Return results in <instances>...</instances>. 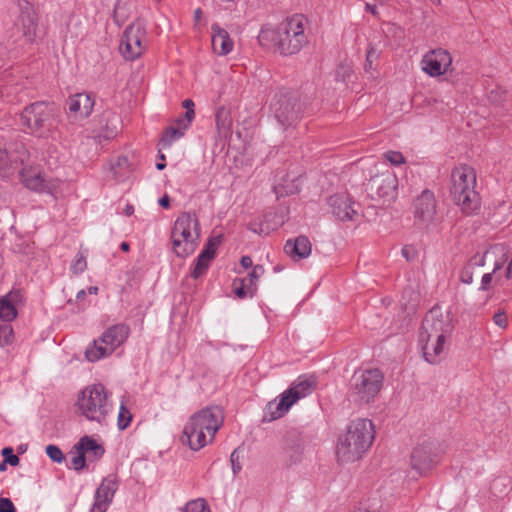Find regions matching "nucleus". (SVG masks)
<instances>
[{"label":"nucleus","mask_w":512,"mask_h":512,"mask_svg":"<svg viewBox=\"0 0 512 512\" xmlns=\"http://www.w3.org/2000/svg\"><path fill=\"white\" fill-rule=\"evenodd\" d=\"M376 437L372 420L355 418L338 434L334 454L338 463L352 464L363 459L370 451Z\"/></svg>","instance_id":"f257e3e1"},{"label":"nucleus","mask_w":512,"mask_h":512,"mask_svg":"<svg viewBox=\"0 0 512 512\" xmlns=\"http://www.w3.org/2000/svg\"><path fill=\"white\" fill-rule=\"evenodd\" d=\"M307 23L304 15L295 14L276 27L265 26L259 33V43L281 55L297 54L309 42Z\"/></svg>","instance_id":"f03ea898"},{"label":"nucleus","mask_w":512,"mask_h":512,"mask_svg":"<svg viewBox=\"0 0 512 512\" xmlns=\"http://www.w3.org/2000/svg\"><path fill=\"white\" fill-rule=\"evenodd\" d=\"M223 422L224 413L219 406L203 408L187 419L180 440L192 451H199L213 442Z\"/></svg>","instance_id":"7ed1b4c3"},{"label":"nucleus","mask_w":512,"mask_h":512,"mask_svg":"<svg viewBox=\"0 0 512 512\" xmlns=\"http://www.w3.org/2000/svg\"><path fill=\"white\" fill-rule=\"evenodd\" d=\"M451 332L450 320L439 308H433L426 314L422 322L419 342L427 362L437 363L440 360Z\"/></svg>","instance_id":"20e7f679"},{"label":"nucleus","mask_w":512,"mask_h":512,"mask_svg":"<svg viewBox=\"0 0 512 512\" xmlns=\"http://www.w3.org/2000/svg\"><path fill=\"white\" fill-rule=\"evenodd\" d=\"M476 185L477 177L472 167L461 165L453 169L450 192L455 204L467 216L476 214L481 207Z\"/></svg>","instance_id":"39448f33"},{"label":"nucleus","mask_w":512,"mask_h":512,"mask_svg":"<svg viewBox=\"0 0 512 512\" xmlns=\"http://www.w3.org/2000/svg\"><path fill=\"white\" fill-rule=\"evenodd\" d=\"M75 406L86 420L103 424L113 410L111 393L101 383L87 385L78 393Z\"/></svg>","instance_id":"423d86ee"},{"label":"nucleus","mask_w":512,"mask_h":512,"mask_svg":"<svg viewBox=\"0 0 512 512\" xmlns=\"http://www.w3.org/2000/svg\"><path fill=\"white\" fill-rule=\"evenodd\" d=\"M172 251L177 257L185 258L195 252L200 241V224L191 213L180 214L171 229Z\"/></svg>","instance_id":"0eeeda50"},{"label":"nucleus","mask_w":512,"mask_h":512,"mask_svg":"<svg viewBox=\"0 0 512 512\" xmlns=\"http://www.w3.org/2000/svg\"><path fill=\"white\" fill-rule=\"evenodd\" d=\"M315 386L313 377H298L290 388L268 403L266 408L268 420L272 421L283 417L296 402L311 394Z\"/></svg>","instance_id":"6e6552de"},{"label":"nucleus","mask_w":512,"mask_h":512,"mask_svg":"<svg viewBox=\"0 0 512 512\" xmlns=\"http://www.w3.org/2000/svg\"><path fill=\"white\" fill-rule=\"evenodd\" d=\"M129 335L130 329L125 324L110 326L87 346L85 350L86 359L89 362H97L111 356L126 342Z\"/></svg>","instance_id":"1a4fd4ad"},{"label":"nucleus","mask_w":512,"mask_h":512,"mask_svg":"<svg viewBox=\"0 0 512 512\" xmlns=\"http://www.w3.org/2000/svg\"><path fill=\"white\" fill-rule=\"evenodd\" d=\"M383 375L378 369L360 370L351 380L350 398L358 404H369L379 394Z\"/></svg>","instance_id":"9d476101"},{"label":"nucleus","mask_w":512,"mask_h":512,"mask_svg":"<svg viewBox=\"0 0 512 512\" xmlns=\"http://www.w3.org/2000/svg\"><path fill=\"white\" fill-rule=\"evenodd\" d=\"M20 178L24 186L32 191L47 193L55 198L63 194L64 182L59 178L46 176L38 166L23 168L20 172Z\"/></svg>","instance_id":"9b49d317"},{"label":"nucleus","mask_w":512,"mask_h":512,"mask_svg":"<svg viewBox=\"0 0 512 512\" xmlns=\"http://www.w3.org/2000/svg\"><path fill=\"white\" fill-rule=\"evenodd\" d=\"M54 108L45 102H35L21 113V124L25 129L38 136H43L51 126Z\"/></svg>","instance_id":"f8f14e48"},{"label":"nucleus","mask_w":512,"mask_h":512,"mask_svg":"<svg viewBox=\"0 0 512 512\" xmlns=\"http://www.w3.org/2000/svg\"><path fill=\"white\" fill-rule=\"evenodd\" d=\"M147 47V33L143 23L137 21L130 24L124 31L120 43V51L125 59L135 60Z\"/></svg>","instance_id":"ddd939ff"},{"label":"nucleus","mask_w":512,"mask_h":512,"mask_svg":"<svg viewBox=\"0 0 512 512\" xmlns=\"http://www.w3.org/2000/svg\"><path fill=\"white\" fill-rule=\"evenodd\" d=\"M420 68L423 73L433 78L452 73L453 56L450 51L441 47L431 49L422 56Z\"/></svg>","instance_id":"4468645a"},{"label":"nucleus","mask_w":512,"mask_h":512,"mask_svg":"<svg viewBox=\"0 0 512 512\" xmlns=\"http://www.w3.org/2000/svg\"><path fill=\"white\" fill-rule=\"evenodd\" d=\"M120 124L121 119L116 112L105 110L94 120L91 134L96 139H112L117 135Z\"/></svg>","instance_id":"2eb2a0df"},{"label":"nucleus","mask_w":512,"mask_h":512,"mask_svg":"<svg viewBox=\"0 0 512 512\" xmlns=\"http://www.w3.org/2000/svg\"><path fill=\"white\" fill-rule=\"evenodd\" d=\"M509 246L506 243H494L487 246L484 252H477L472 256V263L483 267L487 263L493 264L494 271H499L507 260Z\"/></svg>","instance_id":"dca6fc26"},{"label":"nucleus","mask_w":512,"mask_h":512,"mask_svg":"<svg viewBox=\"0 0 512 512\" xmlns=\"http://www.w3.org/2000/svg\"><path fill=\"white\" fill-rule=\"evenodd\" d=\"M411 467L419 474L430 471L437 463V455L430 443L416 445L411 453Z\"/></svg>","instance_id":"f3484780"},{"label":"nucleus","mask_w":512,"mask_h":512,"mask_svg":"<svg viewBox=\"0 0 512 512\" xmlns=\"http://www.w3.org/2000/svg\"><path fill=\"white\" fill-rule=\"evenodd\" d=\"M305 453V442L297 431L287 432L282 442V455L289 464L300 462Z\"/></svg>","instance_id":"a211bd4d"},{"label":"nucleus","mask_w":512,"mask_h":512,"mask_svg":"<svg viewBox=\"0 0 512 512\" xmlns=\"http://www.w3.org/2000/svg\"><path fill=\"white\" fill-rule=\"evenodd\" d=\"M332 213L340 220H355L358 217L356 204L346 193H339L329 198Z\"/></svg>","instance_id":"6ab92c4d"},{"label":"nucleus","mask_w":512,"mask_h":512,"mask_svg":"<svg viewBox=\"0 0 512 512\" xmlns=\"http://www.w3.org/2000/svg\"><path fill=\"white\" fill-rule=\"evenodd\" d=\"M436 214V202L433 193L423 191L414 202L415 218L424 225L430 224Z\"/></svg>","instance_id":"aec40b11"},{"label":"nucleus","mask_w":512,"mask_h":512,"mask_svg":"<svg viewBox=\"0 0 512 512\" xmlns=\"http://www.w3.org/2000/svg\"><path fill=\"white\" fill-rule=\"evenodd\" d=\"M371 189L375 191L378 198L393 199L396 195L398 180L395 174L386 171L371 179Z\"/></svg>","instance_id":"412c9836"},{"label":"nucleus","mask_w":512,"mask_h":512,"mask_svg":"<svg viewBox=\"0 0 512 512\" xmlns=\"http://www.w3.org/2000/svg\"><path fill=\"white\" fill-rule=\"evenodd\" d=\"M296 101L289 94L276 95L271 102V109L275 113L276 118L285 124L289 122L296 114Z\"/></svg>","instance_id":"4be33fe9"},{"label":"nucleus","mask_w":512,"mask_h":512,"mask_svg":"<svg viewBox=\"0 0 512 512\" xmlns=\"http://www.w3.org/2000/svg\"><path fill=\"white\" fill-rule=\"evenodd\" d=\"M117 484L112 478H105L95 493V501L90 512H105L112 502Z\"/></svg>","instance_id":"5701e85b"},{"label":"nucleus","mask_w":512,"mask_h":512,"mask_svg":"<svg viewBox=\"0 0 512 512\" xmlns=\"http://www.w3.org/2000/svg\"><path fill=\"white\" fill-rule=\"evenodd\" d=\"M211 46L218 56H226L234 49V40L230 34L218 24L211 26Z\"/></svg>","instance_id":"b1692460"},{"label":"nucleus","mask_w":512,"mask_h":512,"mask_svg":"<svg viewBox=\"0 0 512 512\" xmlns=\"http://www.w3.org/2000/svg\"><path fill=\"white\" fill-rule=\"evenodd\" d=\"M74 451L80 452L88 460L94 461L100 459L103 456L105 449L98 439L85 435L81 437L79 441L73 446L70 454H73Z\"/></svg>","instance_id":"393cba45"},{"label":"nucleus","mask_w":512,"mask_h":512,"mask_svg":"<svg viewBox=\"0 0 512 512\" xmlns=\"http://www.w3.org/2000/svg\"><path fill=\"white\" fill-rule=\"evenodd\" d=\"M219 245V240L216 238H211L204 249L198 255L196 259V263L194 269L191 272V276L195 279L204 275L216 255V250Z\"/></svg>","instance_id":"a878e982"},{"label":"nucleus","mask_w":512,"mask_h":512,"mask_svg":"<svg viewBox=\"0 0 512 512\" xmlns=\"http://www.w3.org/2000/svg\"><path fill=\"white\" fill-rule=\"evenodd\" d=\"M219 245V240L216 238H211L204 249L198 255L196 259V263L194 269L191 272V276L195 279L204 275L216 255V250Z\"/></svg>","instance_id":"bb28decb"},{"label":"nucleus","mask_w":512,"mask_h":512,"mask_svg":"<svg viewBox=\"0 0 512 512\" xmlns=\"http://www.w3.org/2000/svg\"><path fill=\"white\" fill-rule=\"evenodd\" d=\"M69 113L75 119H84L88 117L94 107V100L90 95L79 93L69 98L68 102Z\"/></svg>","instance_id":"cd10ccee"},{"label":"nucleus","mask_w":512,"mask_h":512,"mask_svg":"<svg viewBox=\"0 0 512 512\" xmlns=\"http://www.w3.org/2000/svg\"><path fill=\"white\" fill-rule=\"evenodd\" d=\"M311 251V243L305 236H299L294 240L289 239L284 245V252L295 261L307 258Z\"/></svg>","instance_id":"c85d7f7f"},{"label":"nucleus","mask_w":512,"mask_h":512,"mask_svg":"<svg viewBox=\"0 0 512 512\" xmlns=\"http://www.w3.org/2000/svg\"><path fill=\"white\" fill-rule=\"evenodd\" d=\"M189 125H190V123L185 121L184 118H179L176 121L175 125L168 127L165 130L163 137L161 138L160 144H161L162 148H167V147L171 146L174 141L183 137V135H184L185 131L187 130V128L189 127Z\"/></svg>","instance_id":"c756f323"},{"label":"nucleus","mask_w":512,"mask_h":512,"mask_svg":"<svg viewBox=\"0 0 512 512\" xmlns=\"http://www.w3.org/2000/svg\"><path fill=\"white\" fill-rule=\"evenodd\" d=\"M18 299L19 295L17 293H9L0 298V318L3 321H11L16 317L15 304Z\"/></svg>","instance_id":"7c9ffc66"},{"label":"nucleus","mask_w":512,"mask_h":512,"mask_svg":"<svg viewBox=\"0 0 512 512\" xmlns=\"http://www.w3.org/2000/svg\"><path fill=\"white\" fill-rule=\"evenodd\" d=\"M216 129L220 138H226L231 133L232 117L225 107H220L216 112Z\"/></svg>","instance_id":"2f4dec72"},{"label":"nucleus","mask_w":512,"mask_h":512,"mask_svg":"<svg viewBox=\"0 0 512 512\" xmlns=\"http://www.w3.org/2000/svg\"><path fill=\"white\" fill-rule=\"evenodd\" d=\"M232 290L234 294L240 299L252 297L255 293L253 287L250 284H245V281H240L238 278L233 280Z\"/></svg>","instance_id":"473e14b6"},{"label":"nucleus","mask_w":512,"mask_h":512,"mask_svg":"<svg viewBox=\"0 0 512 512\" xmlns=\"http://www.w3.org/2000/svg\"><path fill=\"white\" fill-rule=\"evenodd\" d=\"M182 512H212L204 498H197L187 502L181 509Z\"/></svg>","instance_id":"72a5a7b5"},{"label":"nucleus","mask_w":512,"mask_h":512,"mask_svg":"<svg viewBox=\"0 0 512 512\" xmlns=\"http://www.w3.org/2000/svg\"><path fill=\"white\" fill-rule=\"evenodd\" d=\"M497 272L498 271H494V269H492L491 272L483 274L479 290L490 291L493 288V286L497 285L501 280V276L497 275Z\"/></svg>","instance_id":"f704fd0d"},{"label":"nucleus","mask_w":512,"mask_h":512,"mask_svg":"<svg viewBox=\"0 0 512 512\" xmlns=\"http://www.w3.org/2000/svg\"><path fill=\"white\" fill-rule=\"evenodd\" d=\"M129 5L126 1L118 0L114 8V20L117 24H122L128 18Z\"/></svg>","instance_id":"c9c22d12"},{"label":"nucleus","mask_w":512,"mask_h":512,"mask_svg":"<svg viewBox=\"0 0 512 512\" xmlns=\"http://www.w3.org/2000/svg\"><path fill=\"white\" fill-rule=\"evenodd\" d=\"M131 420H132L131 412L127 409V407L122 402L119 407L118 417H117V424H118L119 429H121V430L126 429L130 425Z\"/></svg>","instance_id":"e433bc0d"},{"label":"nucleus","mask_w":512,"mask_h":512,"mask_svg":"<svg viewBox=\"0 0 512 512\" xmlns=\"http://www.w3.org/2000/svg\"><path fill=\"white\" fill-rule=\"evenodd\" d=\"M87 268L86 254L79 251L71 263V271L74 274H80Z\"/></svg>","instance_id":"4c0bfd02"},{"label":"nucleus","mask_w":512,"mask_h":512,"mask_svg":"<svg viewBox=\"0 0 512 512\" xmlns=\"http://www.w3.org/2000/svg\"><path fill=\"white\" fill-rule=\"evenodd\" d=\"M478 267V264L472 263V257L468 263L464 266L460 274V280L464 284H471L474 279V268Z\"/></svg>","instance_id":"58836bf2"},{"label":"nucleus","mask_w":512,"mask_h":512,"mask_svg":"<svg viewBox=\"0 0 512 512\" xmlns=\"http://www.w3.org/2000/svg\"><path fill=\"white\" fill-rule=\"evenodd\" d=\"M383 158L390 164L399 166L405 163V157L399 151L389 150L383 153Z\"/></svg>","instance_id":"ea45409f"},{"label":"nucleus","mask_w":512,"mask_h":512,"mask_svg":"<svg viewBox=\"0 0 512 512\" xmlns=\"http://www.w3.org/2000/svg\"><path fill=\"white\" fill-rule=\"evenodd\" d=\"M264 268L261 265H256L252 268V271L247 275L249 284L253 287L254 291H256L257 288V281L262 277L264 274Z\"/></svg>","instance_id":"a19ab883"},{"label":"nucleus","mask_w":512,"mask_h":512,"mask_svg":"<svg viewBox=\"0 0 512 512\" xmlns=\"http://www.w3.org/2000/svg\"><path fill=\"white\" fill-rule=\"evenodd\" d=\"M71 466L73 469L79 471L83 469L86 465V457L80 452H75L71 454Z\"/></svg>","instance_id":"79ce46f5"},{"label":"nucleus","mask_w":512,"mask_h":512,"mask_svg":"<svg viewBox=\"0 0 512 512\" xmlns=\"http://www.w3.org/2000/svg\"><path fill=\"white\" fill-rule=\"evenodd\" d=\"M46 453L54 462L61 463L64 459L62 451L55 445H48L46 447Z\"/></svg>","instance_id":"37998d69"},{"label":"nucleus","mask_w":512,"mask_h":512,"mask_svg":"<svg viewBox=\"0 0 512 512\" xmlns=\"http://www.w3.org/2000/svg\"><path fill=\"white\" fill-rule=\"evenodd\" d=\"M493 322L496 326L501 329H506L508 327V316L504 310H499L493 315Z\"/></svg>","instance_id":"c03bdc74"},{"label":"nucleus","mask_w":512,"mask_h":512,"mask_svg":"<svg viewBox=\"0 0 512 512\" xmlns=\"http://www.w3.org/2000/svg\"><path fill=\"white\" fill-rule=\"evenodd\" d=\"M2 455L5 458V462H8L11 466H17L19 464V457L13 454V449L11 447L3 448Z\"/></svg>","instance_id":"a18cd8bd"},{"label":"nucleus","mask_w":512,"mask_h":512,"mask_svg":"<svg viewBox=\"0 0 512 512\" xmlns=\"http://www.w3.org/2000/svg\"><path fill=\"white\" fill-rule=\"evenodd\" d=\"M183 107L186 109V113H185V121H187L188 123H191L192 120L194 119L195 117V112H194V102L190 99H186L183 101Z\"/></svg>","instance_id":"49530a36"},{"label":"nucleus","mask_w":512,"mask_h":512,"mask_svg":"<svg viewBox=\"0 0 512 512\" xmlns=\"http://www.w3.org/2000/svg\"><path fill=\"white\" fill-rule=\"evenodd\" d=\"M12 329L10 326H0V345L7 344L10 341Z\"/></svg>","instance_id":"de8ad7c7"},{"label":"nucleus","mask_w":512,"mask_h":512,"mask_svg":"<svg viewBox=\"0 0 512 512\" xmlns=\"http://www.w3.org/2000/svg\"><path fill=\"white\" fill-rule=\"evenodd\" d=\"M128 167V159L125 156H120L116 159L115 163L112 165V169L114 171V174L117 176L120 172L118 169H122Z\"/></svg>","instance_id":"09e8293b"},{"label":"nucleus","mask_w":512,"mask_h":512,"mask_svg":"<svg viewBox=\"0 0 512 512\" xmlns=\"http://www.w3.org/2000/svg\"><path fill=\"white\" fill-rule=\"evenodd\" d=\"M0 512H16L15 506L9 498H0Z\"/></svg>","instance_id":"8fccbe9b"},{"label":"nucleus","mask_w":512,"mask_h":512,"mask_svg":"<svg viewBox=\"0 0 512 512\" xmlns=\"http://www.w3.org/2000/svg\"><path fill=\"white\" fill-rule=\"evenodd\" d=\"M378 57H379L378 51L375 49L374 46L369 45L368 50H367V55H366V62L373 64V62L376 59H378Z\"/></svg>","instance_id":"3c124183"},{"label":"nucleus","mask_w":512,"mask_h":512,"mask_svg":"<svg viewBox=\"0 0 512 512\" xmlns=\"http://www.w3.org/2000/svg\"><path fill=\"white\" fill-rule=\"evenodd\" d=\"M8 168V153L6 150L0 149V172L6 171Z\"/></svg>","instance_id":"603ef678"},{"label":"nucleus","mask_w":512,"mask_h":512,"mask_svg":"<svg viewBox=\"0 0 512 512\" xmlns=\"http://www.w3.org/2000/svg\"><path fill=\"white\" fill-rule=\"evenodd\" d=\"M240 264L243 268L247 269L253 266V261L249 256H243L240 260Z\"/></svg>","instance_id":"864d4df0"},{"label":"nucleus","mask_w":512,"mask_h":512,"mask_svg":"<svg viewBox=\"0 0 512 512\" xmlns=\"http://www.w3.org/2000/svg\"><path fill=\"white\" fill-rule=\"evenodd\" d=\"M505 277L508 280L512 279V254H511V257H510V259L508 261V264H507V267H506Z\"/></svg>","instance_id":"5fc2aeb1"},{"label":"nucleus","mask_w":512,"mask_h":512,"mask_svg":"<svg viewBox=\"0 0 512 512\" xmlns=\"http://www.w3.org/2000/svg\"><path fill=\"white\" fill-rule=\"evenodd\" d=\"M160 162L156 164V167L158 170H163L166 167L165 164V155L160 153L159 154Z\"/></svg>","instance_id":"6e6d98bb"},{"label":"nucleus","mask_w":512,"mask_h":512,"mask_svg":"<svg viewBox=\"0 0 512 512\" xmlns=\"http://www.w3.org/2000/svg\"><path fill=\"white\" fill-rule=\"evenodd\" d=\"M159 204L163 207V208H169L170 206V200L168 198V196H163L162 198L159 199Z\"/></svg>","instance_id":"4d7b16f0"},{"label":"nucleus","mask_w":512,"mask_h":512,"mask_svg":"<svg viewBox=\"0 0 512 512\" xmlns=\"http://www.w3.org/2000/svg\"><path fill=\"white\" fill-rule=\"evenodd\" d=\"M365 10H366L367 12H370V13H371V14H373V15H376V14H377V7H376V5L366 3V5H365Z\"/></svg>","instance_id":"13d9d810"},{"label":"nucleus","mask_w":512,"mask_h":512,"mask_svg":"<svg viewBox=\"0 0 512 512\" xmlns=\"http://www.w3.org/2000/svg\"><path fill=\"white\" fill-rule=\"evenodd\" d=\"M202 14H203V12H202V10H201L200 8H197V9L194 11V20H195V22H198V21H200V20H201V18H202Z\"/></svg>","instance_id":"bf43d9fd"},{"label":"nucleus","mask_w":512,"mask_h":512,"mask_svg":"<svg viewBox=\"0 0 512 512\" xmlns=\"http://www.w3.org/2000/svg\"><path fill=\"white\" fill-rule=\"evenodd\" d=\"M409 250L410 249L407 246L403 247L401 250L403 257H405L407 260H410Z\"/></svg>","instance_id":"052dcab7"},{"label":"nucleus","mask_w":512,"mask_h":512,"mask_svg":"<svg viewBox=\"0 0 512 512\" xmlns=\"http://www.w3.org/2000/svg\"><path fill=\"white\" fill-rule=\"evenodd\" d=\"M88 292H89L90 294H94V295H96V294L98 293V287H96V286H91V287H89V288H88Z\"/></svg>","instance_id":"680f3d73"},{"label":"nucleus","mask_w":512,"mask_h":512,"mask_svg":"<svg viewBox=\"0 0 512 512\" xmlns=\"http://www.w3.org/2000/svg\"><path fill=\"white\" fill-rule=\"evenodd\" d=\"M120 248L124 251V252H127L129 251V244L127 242H122L121 245H120Z\"/></svg>","instance_id":"e2e57ef3"},{"label":"nucleus","mask_w":512,"mask_h":512,"mask_svg":"<svg viewBox=\"0 0 512 512\" xmlns=\"http://www.w3.org/2000/svg\"><path fill=\"white\" fill-rule=\"evenodd\" d=\"M7 464H8V462H5V460L0 462V471L1 472L5 471L7 469Z\"/></svg>","instance_id":"0e129e2a"},{"label":"nucleus","mask_w":512,"mask_h":512,"mask_svg":"<svg viewBox=\"0 0 512 512\" xmlns=\"http://www.w3.org/2000/svg\"><path fill=\"white\" fill-rule=\"evenodd\" d=\"M86 294V291L85 290H80L78 293H77V299H81L85 296Z\"/></svg>","instance_id":"69168bd1"},{"label":"nucleus","mask_w":512,"mask_h":512,"mask_svg":"<svg viewBox=\"0 0 512 512\" xmlns=\"http://www.w3.org/2000/svg\"><path fill=\"white\" fill-rule=\"evenodd\" d=\"M372 66H373V64H370V63L366 62V64H365V70H366V71L371 70V69H372Z\"/></svg>","instance_id":"338daca9"},{"label":"nucleus","mask_w":512,"mask_h":512,"mask_svg":"<svg viewBox=\"0 0 512 512\" xmlns=\"http://www.w3.org/2000/svg\"><path fill=\"white\" fill-rule=\"evenodd\" d=\"M133 213V207H127L126 214L131 215Z\"/></svg>","instance_id":"774afa93"}]
</instances>
